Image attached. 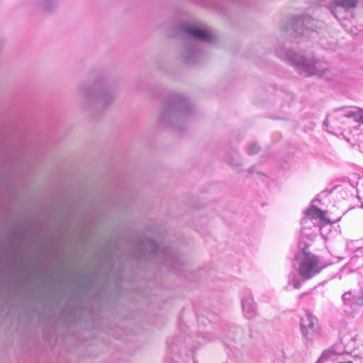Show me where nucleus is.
Here are the masks:
<instances>
[{
  "mask_svg": "<svg viewBox=\"0 0 363 363\" xmlns=\"http://www.w3.org/2000/svg\"><path fill=\"white\" fill-rule=\"evenodd\" d=\"M230 165L233 167H235V168H237L239 166H240L241 164L238 162H230Z\"/></svg>",
  "mask_w": 363,
  "mask_h": 363,
  "instance_id": "aec40b11",
  "label": "nucleus"
},
{
  "mask_svg": "<svg viewBox=\"0 0 363 363\" xmlns=\"http://www.w3.org/2000/svg\"><path fill=\"white\" fill-rule=\"evenodd\" d=\"M184 30L189 37L201 42L213 43L217 38L216 34L208 28L189 26L185 27Z\"/></svg>",
  "mask_w": 363,
  "mask_h": 363,
  "instance_id": "39448f33",
  "label": "nucleus"
},
{
  "mask_svg": "<svg viewBox=\"0 0 363 363\" xmlns=\"http://www.w3.org/2000/svg\"><path fill=\"white\" fill-rule=\"evenodd\" d=\"M326 212L322 211L319 208L312 206L306 211V216L310 218H319L327 223H330V220L325 218Z\"/></svg>",
  "mask_w": 363,
  "mask_h": 363,
  "instance_id": "f8f14e48",
  "label": "nucleus"
},
{
  "mask_svg": "<svg viewBox=\"0 0 363 363\" xmlns=\"http://www.w3.org/2000/svg\"><path fill=\"white\" fill-rule=\"evenodd\" d=\"M301 254L303 257H301V254L298 253L294 259L299 260L298 272L303 279L312 278L327 267V264L320 261L318 257L307 252L306 248L302 249Z\"/></svg>",
  "mask_w": 363,
  "mask_h": 363,
  "instance_id": "f03ea898",
  "label": "nucleus"
},
{
  "mask_svg": "<svg viewBox=\"0 0 363 363\" xmlns=\"http://www.w3.org/2000/svg\"><path fill=\"white\" fill-rule=\"evenodd\" d=\"M233 162H239V160H232Z\"/></svg>",
  "mask_w": 363,
  "mask_h": 363,
  "instance_id": "5701e85b",
  "label": "nucleus"
},
{
  "mask_svg": "<svg viewBox=\"0 0 363 363\" xmlns=\"http://www.w3.org/2000/svg\"><path fill=\"white\" fill-rule=\"evenodd\" d=\"M354 111H354L348 110V111H344L342 113V116L346 117V118H353Z\"/></svg>",
  "mask_w": 363,
  "mask_h": 363,
  "instance_id": "a211bd4d",
  "label": "nucleus"
},
{
  "mask_svg": "<svg viewBox=\"0 0 363 363\" xmlns=\"http://www.w3.org/2000/svg\"><path fill=\"white\" fill-rule=\"evenodd\" d=\"M45 13H50L57 8L58 0H31Z\"/></svg>",
  "mask_w": 363,
  "mask_h": 363,
  "instance_id": "9b49d317",
  "label": "nucleus"
},
{
  "mask_svg": "<svg viewBox=\"0 0 363 363\" xmlns=\"http://www.w3.org/2000/svg\"><path fill=\"white\" fill-rule=\"evenodd\" d=\"M185 58H186V62H189V61H190L189 59H188L187 57H185Z\"/></svg>",
  "mask_w": 363,
  "mask_h": 363,
  "instance_id": "4be33fe9",
  "label": "nucleus"
},
{
  "mask_svg": "<svg viewBox=\"0 0 363 363\" xmlns=\"http://www.w3.org/2000/svg\"><path fill=\"white\" fill-rule=\"evenodd\" d=\"M306 294H306V293L301 294V295H299L298 298H299L300 299H301V298H302L304 296H306Z\"/></svg>",
  "mask_w": 363,
  "mask_h": 363,
  "instance_id": "412c9836",
  "label": "nucleus"
},
{
  "mask_svg": "<svg viewBox=\"0 0 363 363\" xmlns=\"http://www.w3.org/2000/svg\"><path fill=\"white\" fill-rule=\"evenodd\" d=\"M288 60L299 68L301 74L305 76L317 75L323 76L328 71L325 62L315 60L313 57L306 58L294 52H288L286 54Z\"/></svg>",
  "mask_w": 363,
  "mask_h": 363,
  "instance_id": "f257e3e1",
  "label": "nucleus"
},
{
  "mask_svg": "<svg viewBox=\"0 0 363 363\" xmlns=\"http://www.w3.org/2000/svg\"><path fill=\"white\" fill-rule=\"evenodd\" d=\"M342 300L344 303L345 305H352L353 304V301H352V292L351 291H347V292H345L342 296Z\"/></svg>",
  "mask_w": 363,
  "mask_h": 363,
  "instance_id": "ddd939ff",
  "label": "nucleus"
},
{
  "mask_svg": "<svg viewBox=\"0 0 363 363\" xmlns=\"http://www.w3.org/2000/svg\"><path fill=\"white\" fill-rule=\"evenodd\" d=\"M138 250L141 254L140 257L149 254L155 255L157 253H162L164 257H165V262L167 264H171L174 259V257L172 255L169 257V253L167 250H162L157 244L152 240L143 241L138 246Z\"/></svg>",
  "mask_w": 363,
  "mask_h": 363,
  "instance_id": "423d86ee",
  "label": "nucleus"
},
{
  "mask_svg": "<svg viewBox=\"0 0 363 363\" xmlns=\"http://www.w3.org/2000/svg\"><path fill=\"white\" fill-rule=\"evenodd\" d=\"M353 118L356 122L363 123V109L356 108L354 111Z\"/></svg>",
  "mask_w": 363,
  "mask_h": 363,
  "instance_id": "4468645a",
  "label": "nucleus"
},
{
  "mask_svg": "<svg viewBox=\"0 0 363 363\" xmlns=\"http://www.w3.org/2000/svg\"><path fill=\"white\" fill-rule=\"evenodd\" d=\"M352 301L354 305H363V291L359 294L352 295Z\"/></svg>",
  "mask_w": 363,
  "mask_h": 363,
  "instance_id": "2eb2a0df",
  "label": "nucleus"
},
{
  "mask_svg": "<svg viewBox=\"0 0 363 363\" xmlns=\"http://www.w3.org/2000/svg\"><path fill=\"white\" fill-rule=\"evenodd\" d=\"M308 21V18H298L289 26L287 31L295 37L303 35L304 33L303 25Z\"/></svg>",
  "mask_w": 363,
  "mask_h": 363,
  "instance_id": "9d476101",
  "label": "nucleus"
},
{
  "mask_svg": "<svg viewBox=\"0 0 363 363\" xmlns=\"http://www.w3.org/2000/svg\"><path fill=\"white\" fill-rule=\"evenodd\" d=\"M301 329L303 337L308 340H313L319 331L317 318L311 313L306 312L305 316L301 318Z\"/></svg>",
  "mask_w": 363,
  "mask_h": 363,
  "instance_id": "20e7f679",
  "label": "nucleus"
},
{
  "mask_svg": "<svg viewBox=\"0 0 363 363\" xmlns=\"http://www.w3.org/2000/svg\"><path fill=\"white\" fill-rule=\"evenodd\" d=\"M259 150V147L256 144H252L250 147H249V152L251 153V154H254V153H256Z\"/></svg>",
  "mask_w": 363,
  "mask_h": 363,
  "instance_id": "f3484780",
  "label": "nucleus"
},
{
  "mask_svg": "<svg viewBox=\"0 0 363 363\" xmlns=\"http://www.w3.org/2000/svg\"><path fill=\"white\" fill-rule=\"evenodd\" d=\"M183 110L180 108H177L172 104H164L161 109L160 121L162 123H169L181 116Z\"/></svg>",
  "mask_w": 363,
  "mask_h": 363,
  "instance_id": "0eeeda50",
  "label": "nucleus"
},
{
  "mask_svg": "<svg viewBox=\"0 0 363 363\" xmlns=\"http://www.w3.org/2000/svg\"><path fill=\"white\" fill-rule=\"evenodd\" d=\"M357 0H332L333 4L330 6V10L337 18L338 7H342L345 9H353L357 6Z\"/></svg>",
  "mask_w": 363,
  "mask_h": 363,
  "instance_id": "1a4fd4ad",
  "label": "nucleus"
},
{
  "mask_svg": "<svg viewBox=\"0 0 363 363\" xmlns=\"http://www.w3.org/2000/svg\"><path fill=\"white\" fill-rule=\"evenodd\" d=\"M85 99L91 100L96 106L104 107L109 105L115 98L113 91L107 85L94 87L93 89H84L81 92Z\"/></svg>",
  "mask_w": 363,
  "mask_h": 363,
  "instance_id": "7ed1b4c3",
  "label": "nucleus"
},
{
  "mask_svg": "<svg viewBox=\"0 0 363 363\" xmlns=\"http://www.w3.org/2000/svg\"><path fill=\"white\" fill-rule=\"evenodd\" d=\"M244 296L242 299L243 313L246 318L252 319L257 315L256 306L248 290L244 291Z\"/></svg>",
  "mask_w": 363,
  "mask_h": 363,
  "instance_id": "6e6552de",
  "label": "nucleus"
},
{
  "mask_svg": "<svg viewBox=\"0 0 363 363\" xmlns=\"http://www.w3.org/2000/svg\"><path fill=\"white\" fill-rule=\"evenodd\" d=\"M292 285L295 289H298L300 288L301 283L298 280H294L292 282Z\"/></svg>",
  "mask_w": 363,
  "mask_h": 363,
  "instance_id": "6ab92c4d",
  "label": "nucleus"
},
{
  "mask_svg": "<svg viewBox=\"0 0 363 363\" xmlns=\"http://www.w3.org/2000/svg\"><path fill=\"white\" fill-rule=\"evenodd\" d=\"M334 351L332 350H325L320 357L319 358L318 361H323V360H326L329 358H330L332 356L334 355Z\"/></svg>",
  "mask_w": 363,
  "mask_h": 363,
  "instance_id": "dca6fc26",
  "label": "nucleus"
}]
</instances>
